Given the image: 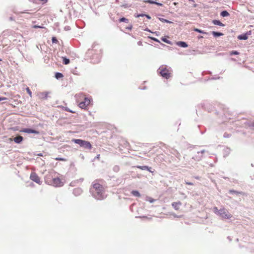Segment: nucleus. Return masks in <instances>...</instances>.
<instances>
[{"label": "nucleus", "instance_id": "obj_1", "mask_svg": "<svg viewBox=\"0 0 254 254\" xmlns=\"http://www.w3.org/2000/svg\"><path fill=\"white\" fill-rule=\"evenodd\" d=\"M91 191L93 196L97 199L102 200L104 198V188L103 186L98 183L97 181H95L93 183L92 188L91 189Z\"/></svg>", "mask_w": 254, "mask_h": 254}, {"label": "nucleus", "instance_id": "obj_2", "mask_svg": "<svg viewBox=\"0 0 254 254\" xmlns=\"http://www.w3.org/2000/svg\"><path fill=\"white\" fill-rule=\"evenodd\" d=\"M45 182L49 185L56 187H60L64 185V182L58 177L53 178L51 174L47 175L45 178Z\"/></svg>", "mask_w": 254, "mask_h": 254}, {"label": "nucleus", "instance_id": "obj_3", "mask_svg": "<svg viewBox=\"0 0 254 254\" xmlns=\"http://www.w3.org/2000/svg\"><path fill=\"white\" fill-rule=\"evenodd\" d=\"M214 212L219 215L222 219H229L232 217V215L225 208L219 210L217 207L214 208Z\"/></svg>", "mask_w": 254, "mask_h": 254}, {"label": "nucleus", "instance_id": "obj_4", "mask_svg": "<svg viewBox=\"0 0 254 254\" xmlns=\"http://www.w3.org/2000/svg\"><path fill=\"white\" fill-rule=\"evenodd\" d=\"M78 96L84 99V101L80 102L78 104V106L79 108L82 109L87 110V107L90 104V99L87 97H86L83 94H79L78 95Z\"/></svg>", "mask_w": 254, "mask_h": 254}, {"label": "nucleus", "instance_id": "obj_5", "mask_svg": "<svg viewBox=\"0 0 254 254\" xmlns=\"http://www.w3.org/2000/svg\"><path fill=\"white\" fill-rule=\"evenodd\" d=\"M72 141L79 144L81 147H83L85 149H91L92 148V145L89 141L80 139H73Z\"/></svg>", "mask_w": 254, "mask_h": 254}, {"label": "nucleus", "instance_id": "obj_6", "mask_svg": "<svg viewBox=\"0 0 254 254\" xmlns=\"http://www.w3.org/2000/svg\"><path fill=\"white\" fill-rule=\"evenodd\" d=\"M159 70L161 75L166 79H168L171 76V70L167 68L165 65H162Z\"/></svg>", "mask_w": 254, "mask_h": 254}, {"label": "nucleus", "instance_id": "obj_7", "mask_svg": "<svg viewBox=\"0 0 254 254\" xmlns=\"http://www.w3.org/2000/svg\"><path fill=\"white\" fill-rule=\"evenodd\" d=\"M30 179L35 182V183L40 185L41 184V182L40 181V178L38 176V175L35 172H32L30 176Z\"/></svg>", "mask_w": 254, "mask_h": 254}, {"label": "nucleus", "instance_id": "obj_8", "mask_svg": "<svg viewBox=\"0 0 254 254\" xmlns=\"http://www.w3.org/2000/svg\"><path fill=\"white\" fill-rule=\"evenodd\" d=\"M20 131L25 132V133H35L36 134H38L39 133V132L38 131H37V130L33 129L27 128H23V129H21Z\"/></svg>", "mask_w": 254, "mask_h": 254}, {"label": "nucleus", "instance_id": "obj_9", "mask_svg": "<svg viewBox=\"0 0 254 254\" xmlns=\"http://www.w3.org/2000/svg\"><path fill=\"white\" fill-rule=\"evenodd\" d=\"M172 206L176 210H179L182 206V202L180 201L174 202L172 203Z\"/></svg>", "mask_w": 254, "mask_h": 254}, {"label": "nucleus", "instance_id": "obj_10", "mask_svg": "<svg viewBox=\"0 0 254 254\" xmlns=\"http://www.w3.org/2000/svg\"><path fill=\"white\" fill-rule=\"evenodd\" d=\"M23 137L20 135L17 136L13 139V140L16 143H21L23 141Z\"/></svg>", "mask_w": 254, "mask_h": 254}, {"label": "nucleus", "instance_id": "obj_11", "mask_svg": "<svg viewBox=\"0 0 254 254\" xmlns=\"http://www.w3.org/2000/svg\"><path fill=\"white\" fill-rule=\"evenodd\" d=\"M177 45L180 47H183V48H187L188 47L187 44L183 41H179L177 43Z\"/></svg>", "mask_w": 254, "mask_h": 254}, {"label": "nucleus", "instance_id": "obj_12", "mask_svg": "<svg viewBox=\"0 0 254 254\" xmlns=\"http://www.w3.org/2000/svg\"><path fill=\"white\" fill-rule=\"evenodd\" d=\"M144 2H145V3H151V4H157V5H159V6L162 5V4L161 3L157 2H156L155 1H154L153 0H144Z\"/></svg>", "mask_w": 254, "mask_h": 254}, {"label": "nucleus", "instance_id": "obj_13", "mask_svg": "<svg viewBox=\"0 0 254 254\" xmlns=\"http://www.w3.org/2000/svg\"><path fill=\"white\" fill-rule=\"evenodd\" d=\"M59 107L63 109V110H64L67 112H70L71 113H75V111L70 110L68 108H67L66 107L60 106H59Z\"/></svg>", "mask_w": 254, "mask_h": 254}, {"label": "nucleus", "instance_id": "obj_14", "mask_svg": "<svg viewBox=\"0 0 254 254\" xmlns=\"http://www.w3.org/2000/svg\"><path fill=\"white\" fill-rule=\"evenodd\" d=\"M212 23L214 25H217L221 26H224V24H223L222 22H221L220 21L217 20H213L212 21Z\"/></svg>", "mask_w": 254, "mask_h": 254}, {"label": "nucleus", "instance_id": "obj_15", "mask_svg": "<svg viewBox=\"0 0 254 254\" xmlns=\"http://www.w3.org/2000/svg\"><path fill=\"white\" fill-rule=\"evenodd\" d=\"M248 38V36L246 34L240 35L238 37V38L240 40H247Z\"/></svg>", "mask_w": 254, "mask_h": 254}, {"label": "nucleus", "instance_id": "obj_16", "mask_svg": "<svg viewBox=\"0 0 254 254\" xmlns=\"http://www.w3.org/2000/svg\"><path fill=\"white\" fill-rule=\"evenodd\" d=\"M212 34L214 37H218L223 35V34L222 33L215 31L212 32Z\"/></svg>", "mask_w": 254, "mask_h": 254}, {"label": "nucleus", "instance_id": "obj_17", "mask_svg": "<svg viewBox=\"0 0 254 254\" xmlns=\"http://www.w3.org/2000/svg\"><path fill=\"white\" fill-rule=\"evenodd\" d=\"M131 194L134 196L139 197L140 196V194L139 192L137 190H132L131 191Z\"/></svg>", "mask_w": 254, "mask_h": 254}, {"label": "nucleus", "instance_id": "obj_18", "mask_svg": "<svg viewBox=\"0 0 254 254\" xmlns=\"http://www.w3.org/2000/svg\"><path fill=\"white\" fill-rule=\"evenodd\" d=\"M221 15L223 17H226L229 15V13L227 11L224 10L221 12Z\"/></svg>", "mask_w": 254, "mask_h": 254}, {"label": "nucleus", "instance_id": "obj_19", "mask_svg": "<svg viewBox=\"0 0 254 254\" xmlns=\"http://www.w3.org/2000/svg\"><path fill=\"white\" fill-rule=\"evenodd\" d=\"M63 64H67L69 63V60L65 58V57H63Z\"/></svg>", "mask_w": 254, "mask_h": 254}, {"label": "nucleus", "instance_id": "obj_20", "mask_svg": "<svg viewBox=\"0 0 254 254\" xmlns=\"http://www.w3.org/2000/svg\"><path fill=\"white\" fill-rule=\"evenodd\" d=\"M48 94L46 92H43L40 94L41 99H47Z\"/></svg>", "mask_w": 254, "mask_h": 254}, {"label": "nucleus", "instance_id": "obj_21", "mask_svg": "<svg viewBox=\"0 0 254 254\" xmlns=\"http://www.w3.org/2000/svg\"><path fill=\"white\" fill-rule=\"evenodd\" d=\"M137 168H139L141 170H149V167H148L147 166H137Z\"/></svg>", "mask_w": 254, "mask_h": 254}, {"label": "nucleus", "instance_id": "obj_22", "mask_svg": "<svg viewBox=\"0 0 254 254\" xmlns=\"http://www.w3.org/2000/svg\"><path fill=\"white\" fill-rule=\"evenodd\" d=\"M193 30H194V31H195L196 32H197L198 33H200L205 34H207V32H204V31H203L202 30H200L199 29H197V28H194Z\"/></svg>", "mask_w": 254, "mask_h": 254}, {"label": "nucleus", "instance_id": "obj_23", "mask_svg": "<svg viewBox=\"0 0 254 254\" xmlns=\"http://www.w3.org/2000/svg\"><path fill=\"white\" fill-rule=\"evenodd\" d=\"M55 77L56 78L59 79L63 77V75L62 73L60 72H57L55 74Z\"/></svg>", "mask_w": 254, "mask_h": 254}, {"label": "nucleus", "instance_id": "obj_24", "mask_svg": "<svg viewBox=\"0 0 254 254\" xmlns=\"http://www.w3.org/2000/svg\"><path fill=\"white\" fill-rule=\"evenodd\" d=\"M119 21L120 22H128V19L125 18V17H123V18H121L119 19Z\"/></svg>", "mask_w": 254, "mask_h": 254}, {"label": "nucleus", "instance_id": "obj_25", "mask_svg": "<svg viewBox=\"0 0 254 254\" xmlns=\"http://www.w3.org/2000/svg\"><path fill=\"white\" fill-rule=\"evenodd\" d=\"M26 90L27 93L29 95L30 97H32V92H31L30 89H29V88L27 87L26 88Z\"/></svg>", "mask_w": 254, "mask_h": 254}, {"label": "nucleus", "instance_id": "obj_26", "mask_svg": "<svg viewBox=\"0 0 254 254\" xmlns=\"http://www.w3.org/2000/svg\"><path fill=\"white\" fill-rule=\"evenodd\" d=\"M33 28H45V27L43 26H39L37 25H34L32 26Z\"/></svg>", "mask_w": 254, "mask_h": 254}, {"label": "nucleus", "instance_id": "obj_27", "mask_svg": "<svg viewBox=\"0 0 254 254\" xmlns=\"http://www.w3.org/2000/svg\"><path fill=\"white\" fill-rule=\"evenodd\" d=\"M239 52L237 51H233L230 52V55H239Z\"/></svg>", "mask_w": 254, "mask_h": 254}, {"label": "nucleus", "instance_id": "obj_28", "mask_svg": "<svg viewBox=\"0 0 254 254\" xmlns=\"http://www.w3.org/2000/svg\"><path fill=\"white\" fill-rule=\"evenodd\" d=\"M56 160H59V161H65L66 159L63 158H56L55 159Z\"/></svg>", "mask_w": 254, "mask_h": 254}, {"label": "nucleus", "instance_id": "obj_29", "mask_svg": "<svg viewBox=\"0 0 254 254\" xmlns=\"http://www.w3.org/2000/svg\"><path fill=\"white\" fill-rule=\"evenodd\" d=\"M52 42L54 43H57L58 42V41L57 40V39L56 38V37H53L52 38Z\"/></svg>", "mask_w": 254, "mask_h": 254}, {"label": "nucleus", "instance_id": "obj_30", "mask_svg": "<svg viewBox=\"0 0 254 254\" xmlns=\"http://www.w3.org/2000/svg\"><path fill=\"white\" fill-rule=\"evenodd\" d=\"M162 40L166 43H170L169 41L167 40L166 38H162Z\"/></svg>", "mask_w": 254, "mask_h": 254}, {"label": "nucleus", "instance_id": "obj_31", "mask_svg": "<svg viewBox=\"0 0 254 254\" xmlns=\"http://www.w3.org/2000/svg\"><path fill=\"white\" fill-rule=\"evenodd\" d=\"M6 99H7V98L6 97H0V101L5 100Z\"/></svg>", "mask_w": 254, "mask_h": 254}, {"label": "nucleus", "instance_id": "obj_32", "mask_svg": "<svg viewBox=\"0 0 254 254\" xmlns=\"http://www.w3.org/2000/svg\"><path fill=\"white\" fill-rule=\"evenodd\" d=\"M162 21H164V22H165L166 23H171V22L169 21V20H166V19H163Z\"/></svg>", "mask_w": 254, "mask_h": 254}, {"label": "nucleus", "instance_id": "obj_33", "mask_svg": "<svg viewBox=\"0 0 254 254\" xmlns=\"http://www.w3.org/2000/svg\"><path fill=\"white\" fill-rule=\"evenodd\" d=\"M151 168L149 167V170H148V171L150 172H152V171H151Z\"/></svg>", "mask_w": 254, "mask_h": 254}, {"label": "nucleus", "instance_id": "obj_34", "mask_svg": "<svg viewBox=\"0 0 254 254\" xmlns=\"http://www.w3.org/2000/svg\"><path fill=\"white\" fill-rule=\"evenodd\" d=\"M187 184L189 185H192V183H187Z\"/></svg>", "mask_w": 254, "mask_h": 254}, {"label": "nucleus", "instance_id": "obj_35", "mask_svg": "<svg viewBox=\"0 0 254 254\" xmlns=\"http://www.w3.org/2000/svg\"><path fill=\"white\" fill-rule=\"evenodd\" d=\"M152 39L155 41H158V40L155 38H153Z\"/></svg>", "mask_w": 254, "mask_h": 254}, {"label": "nucleus", "instance_id": "obj_36", "mask_svg": "<svg viewBox=\"0 0 254 254\" xmlns=\"http://www.w3.org/2000/svg\"><path fill=\"white\" fill-rule=\"evenodd\" d=\"M252 126L254 127V122L252 124Z\"/></svg>", "mask_w": 254, "mask_h": 254}, {"label": "nucleus", "instance_id": "obj_37", "mask_svg": "<svg viewBox=\"0 0 254 254\" xmlns=\"http://www.w3.org/2000/svg\"><path fill=\"white\" fill-rule=\"evenodd\" d=\"M146 17H147L148 18H150V17L149 16H148V15H146Z\"/></svg>", "mask_w": 254, "mask_h": 254}, {"label": "nucleus", "instance_id": "obj_38", "mask_svg": "<svg viewBox=\"0 0 254 254\" xmlns=\"http://www.w3.org/2000/svg\"><path fill=\"white\" fill-rule=\"evenodd\" d=\"M138 44H139V45H141V42H139L138 43Z\"/></svg>", "mask_w": 254, "mask_h": 254}, {"label": "nucleus", "instance_id": "obj_39", "mask_svg": "<svg viewBox=\"0 0 254 254\" xmlns=\"http://www.w3.org/2000/svg\"><path fill=\"white\" fill-rule=\"evenodd\" d=\"M230 192H234V191L230 190Z\"/></svg>", "mask_w": 254, "mask_h": 254}, {"label": "nucleus", "instance_id": "obj_40", "mask_svg": "<svg viewBox=\"0 0 254 254\" xmlns=\"http://www.w3.org/2000/svg\"><path fill=\"white\" fill-rule=\"evenodd\" d=\"M9 140H12V138H9Z\"/></svg>", "mask_w": 254, "mask_h": 254}]
</instances>
